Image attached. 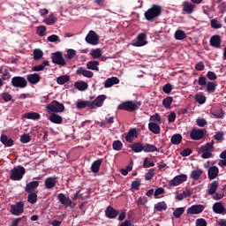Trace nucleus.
<instances>
[{"label": "nucleus", "mask_w": 226, "mask_h": 226, "mask_svg": "<svg viewBox=\"0 0 226 226\" xmlns=\"http://www.w3.org/2000/svg\"><path fill=\"white\" fill-rule=\"evenodd\" d=\"M142 105V102L133 101H126L120 103L117 107L118 110H126V112H135V110H139L140 106Z\"/></svg>", "instance_id": "nucleus-1"}, {"label": "nucleus", "mask_w": 226, "mask_h": 226, "mask_svg": "<svg viewBox=\"0 0 226 226\" xmlns=\"http://www.w3.org/2000/svg\"><path fill=\"white\" fill-rule=\"evenodd\" d=\"M145 19L148 22H153L154 19H158L162 15V6L157 4H153L147 11H145Z\"/></svg>", "instance_id": "nucleus-2"}, {"label": "nucleus", "mask_w": 226, "mask_h": 226, "mask_svg": "<svg viewBox=\"0 0 226 226\" xmlns=\"http://www.w3.org/2000/svg\"><path fill=\"white\" fill-rule=\"evenodd\" d=\"M24 174H26V168L23 166L14 167L11 170V181H20L24 177Z\"/></svg>", "instance_id": "nucleus-3"}, {"label": "nucleus", "mask_w": 226, "mask_h": 226, "mask_svg": "<svg viewBox=\"0 0 226 226\" xmlns=\"http://www.w3.org/2000/svg\"><path fill=\"white\" fill-rule=\"evenodd\" d=\"M49 114L50 113H55L57 114L59 112H64V104L57 102V101H53L49 104L47 105L46 107Z\"/></svg>", "instance_id": "nucleus-4"}, {"label": "nucleus", "mask_w": 226, "mask_h": 226, "mask_svg": "<svg viewBox=\"0 0 226 226\" xmlns=\"http://www.w3.org/2000/svg\"><path fill=\"white\" fill-rule=\"evenodd\" d=\"M12 87H18L19 89H24L27 87V79L22 76H14L11 80Z\"/></svg>", "instance_id": "nucleus-5"}, {"label": "nucleus", "mask_w": 226, "mask_h": 226, "mask_svg": "<svg viewBox=\"0 0 226 226\" xmlns=\"http://www.w3.org/2000/svg\"><path fill=\"white\" fill-rule=\"evenodd\" d=\"M57 200H59L60 204H62L63 206H65L66 207H72V209L73 207H75V203L72 201L70 197L66 196V194L63 192L57 195Z\"/></svg>", "instance_id": "nucleus-6"}, {"label": "nucleus", "mask_w": 226, "mask_h": 226, "mask_svg": "<svg viewBox=\"0 0 226 226\" xmlns=\"http://www.w3.org/2000/svg\"><path fill=\"white\" fill-rule=\"evenodd\" d=\"M24 202L23 201H18L15 205H11V213L14 216H20L22 213H24Z\"/></svg>", "instance_id": "nucleus-7"}, {"label": "nucleus", "mask_w": 226, "mask_h": 226, "mask_svg": "<svg viewBox=\"0 0 226 226\" xmlns=\"http://www.w3.org/2000/svg\"><path fill=\"white\" fill-rule=\"evenodd\" d=\"M53 64H58L59 66H66V60L63 57V53L57 51L51 56Z\"/></svg>", "instance_id": "nucleus-8"}, {"label": "nucleus", "mask_w": 226, "mask_h": 226, "mask_svg": "<svg viewBox=\"0 0 226 226\" xmlns=\"http://www.w3.org/2000/svg\"><path fill=\"white\" fill-rule=\"evenodd\" d=\"M85 40L87 43H89V45H98V41H100V36L96 34V32L90 30Z\"/></svg>", "instance_id": "nucleus-9"}, {"label": "nucleus", "mask_w": 226, "mask_h": 226, "mask_svg": "<svg viewBox=\"0 0 226 226\" xmlns=\"http://www.w3.org/2000/svg\"><path fill=\"white\" fill-rule=\"evenodd\" d=\"M188 179V176L185 174H181L178 176H176L170 183L169 186H179V185H182V183H185Z\"/></svg>", "instance_id": "nucleus-10"}, {"label": "nucleus", "mask_w": 226, "mask_h": 226, "mask_svg": "<svg viewBox=\"0 0 226 226\" xmlns=\"http://www.w3.org/2000/svg\"><path fill=\"white\" fill-rule=\"evenodd\" d=\"M206 209V207L204 205H192L191 206L187 211V215H200L204 210Z\"/></svg>", "instance_id": "nucleus-11"}, {"label": "nucleus", "mask_w": 226, "mask_h": 226, "mask_svg": "<svg viewBox=\"0 0 226 226\" xmlns=\"http://www.w3.org/2000/svg\"><path fill=\"white\" fill-rule=\"evenodd\" d=\"M107 100V95L101 94L95 98L93 102L90 101V103L92 105V109H94L98 107H102L103 105V102Z\"/></svg>", "instance_id": "nucleus-12"}, {"label": "nucleus", "mask_w": 226, "mask_h": 226, "mask_svg": "<svg viewBox=\"0 0 226 226\" xmlns=\"http://www.w3.org/2000/svg\"><path fill=\"white\" fill-rule=\"evenodd\" d=\"M57 185V177H49L44 181V186L47 190H53Z\"/></svg>", "instance_id": "nucleus-13"}, {"label": "nucleus", "mask_w": 226, "mask_h": 226, "mask_svg": "<svg viewBox=\"0 0 226 226\" xmlns=\"http://www.w3.org/2000/svg\"><path fill=\"white\" fill-rule=\"evenodd\" d=\"M147 35L146 34H139L137 37V41L132 43L133 47H144V45H147Z\"/></svg>", "instance_id": "nucleus-14"}, {"label": "nucleus", "mask_w": 226, "mask_h": 226, "mask_svg": "<svg viewBox=\"0 0 226 226\" xmlns=\"http://www.w3.org/2000/svg\"><path fill=\"white\" fill-rule=\"evenodd\" d=\"M190 137L192 140H200L204 137V130L202 129H192Z\"/></svg>", "instance_id": "nucleus-15"}, {"label": "nucleus", "mask_w": 226, "mask_h": 226, "mask_svg": "<svg viewBox=\"0 0 226 226\" xmlns=\"http://www.w3.org/2000/svg\"><path fill=\"white\" fill-rule=\"evenodd\" d=\"M26 80L29 84L36 86L41 80V76L38 73L28 74L26 75Z\"/></svg>", "instance_id": "nucleus-16"}, {"label": "nucleus", "mask_w": 226, "mask_h": 226, "mask_svg": "<svg viewBox=\"0 0 226 226\" xmlns=\"http://www.w3.org/2000/svg\"><path fill=\"white\" fill-rule=\"evenodd\" d=\"M117 215H119V211L116 210L110 206H109L105 210V215L107 218H109V220H114V218H117Z\"/></svg>", "instance_id": "nucleus-17"}, {"label": "nucleus", "mask_w": 226, "mask_h": 226, "mask_svg": "<svg viewBox=\"0 0 226 226\" xmlns=\"http://www.w3.org/2000/svg\"><path fill=\"white\" fill-rule=\"evenodd\" d=\"M77 75H83V77H87V79H93L94 73L91 71H87L86 67H79L76 71Z\"/></svg>", "instance_id": "nucleus-18"}, {"label": "nucleus", "mask_w": 226, "mask_h": 226, "mask_svg": "<svg viewBox=\"0 0 226 226\" xmlns=\"http://www.w3.org/2000/svg\"><path fill=\"white\" fill-rule=\"evenodd\" d=\"M40 186V182L38 181H32L26 184L25 187V192L26 193H34V190Z\"/></svg>", "instance_id": "nucleus-19"}, {"label": "nucleus", "mask_w": 226, "mask_h": 226, "mask_svg": "<svg viewBox=\"0 0 226 226\" xmlns=\"http://www.w3.org/2000/svg\"><path fill=\"white\" fill-rule=\"evenodd\" d=\"M213 211L216 215H223V213H225V207H223V203L222 201L215 202L213 205Z\"/></svg>", "instance_id": "nucleus-20"}, {"label": "nucleus", "mask_w": 226, "mask_h": 226, "mask_svg": "<svg viewBox=\"0 0 226 226\" xmlns=\"http://www.w3.org/2000/svg\"><path fill=\"white\" fill-rule=\"evenodd\" d=\"M220 172V170L216 166H212L208 169L207 174H208V179H216L218 177V174Z\"/></svg>", "instance_id": "nucleus-21"}, {"label": "nucleus", "mask_w": 226, "mask_h": 226, "mask_svg": "<svg viewBox=\"0 0 226 226\" xmlns=\"http://www.w3.org/2000/svg\"><path fill=\"white\" fill-rule=\"evenodd\" d=\"M116 84H119V78L112 77L108 78L104 82V87L109 89V87H112V86H116Z\"/></svg>", "instance_id": "nucleus-22"}, {"label": "nucleus", "mask_w": 226, "mask_h": 226, "mask_svg": "<svg viewBox=\"0 0 226 226\" xmlns=\"http://www.w3.org/2000/svg\"><path fill=\"white\" fill-rule=\"evenodd\" d=\"M210 45L211 47H215V49H220L222 45V37H220V35H213L210 38Z\"/></svg>", "instance_id": "nucleus-23"}, {"label": "nucleus", "mask_w": 226, "mask_h": 226, "mask_svg": "<svg viewBox=\"0 0 226 226\" xmlns=\"http://www.w3.org/2000/svg\"><path fill=\"white\" fill-rule=\"evenodd\" d=\"M0 142L5 146V147H11L13 146L14 141L13 139L8 138L6 134H2L0 137Z\"/></svg>", "instance_id": "nucleus-24"}, {"label": "nucleus", "mask_w": 226, "mask_h": 226, "mask_svg": "<svg viewBox=\"0 0 226 226\" xmlns=\"http://www.w3.org/2000/svg\"><path fill=\"white\" fill-rule=\"evenodd\" d=\"M193 10H195V4L190 2L183 3V11H185V13H188V15H191V13H193Z\"/></svg>", "instance_id": "nucleus-25"}, {"label": "nucleus", "mask_w": 226, "mask_h": 226, "mask_svg": "<svg viewBox=\"0 0 226 226\" xmlns=\"http://www.w3.org/2000/svg\"><path fill=\"white\" fill-rule=\"evenodd\" d=\"M102 163H103V159H98L92 163L91 171L94 174H98L100 172V167H102Z\"/></svg>", "instance_id": "nucleus-26"}, {"label": "nucleus", "mask_w": 226, "mask_h": 226, "mask_svg": "<svg viewBox=\"0 0 226 226\" xmlns=\"http://www.w3.org/2000/svg\"><path fill=\"white\" fill-rule=\"evenodd\" d=\"M49 121L54 123V124H63V117L58 114L52 113L49 116Z\"/></svg>", "instance_id": "nucleus-27"}, {"label": "nucleus", "mask_w": 226, "mask_h": 226, "mask_svg": "<svg viewBox=\"0 0 226 226\" xmlns=\"http://www.w3.org/2000/svg\"><path fill=\"white\" fill-rule=\"evenodd\" d=\"M135 137H137V128L130 129L125 136V140L127 142H133Z\"/></svg>", "instance_id": "nucleus-28"}, {"label": "nucleus", "mask_w": 226, "mask_h": 226, "mask_svg": "<svg viewBox=\"0 0 226 226\" xmlns=\"http://www.w3.org/2000/svg\"><path fill=\"white\" fill-rule=\"evenodd\" d=\"M148 130L149 132H152V133H154V135H158L161 132L160 125L154 122L148 124Z\"/></svg>", "instance_id": "nucleus-29"}, {"label": "nucleus", "mask_w": 226, "mask_h": 226, "mask_svg": "<svg viewBox=\"0 0 226 226\" xmlns=\"http://www.w3.org/2000/svg\"><path fill=\"white\" fill-rule=\"evenodd\" d=\"M23 117L25 119H33L34 121H37L41 117V116L38 112H27L23 115Z\"/></svg>", "instance_id": "nucleus-30"}, {"label": "nucleus", "mask_w": 226, "mask_h": 226, "mask_svg": "<svg viewBox=\"0 0 226 226\" xmlns=\"http://www.w3.org/2000/svg\"><path fill=\"white\" fill-rule=\"evenodd\" d=\"M131 149L134 153H142V151H144V143H141V142L133 143L131 146Z\"/></svg>", "instance_id": "nucleus-31"}, {"label": "nucleus", "mask_w": 226, "mask_h": 226, "mask_svg": "<svg viewBox=\"0 0 226 226\" xmlns=\"http://www.w3.org/2000/svg\"><path fill=\"white\" fill-rule=\"evenodd\" d=\"M100 62L98 61H89L87 64V70H93V71H95V72H100Z\"/></svg>", "instance_id": "nucleus-32"}, {"label": "nucleus", "mask_w": 226, "mask_h": 226, "mask_svg": "<svg viewBox=\"0 0 226 226\" xmlns=\"http://www.w3.org/2000/svg\"><path fill=\"white\" fill-rule=\"evenodd\" d=\"M92 106L93 104H91V101H79L76 104L77 109H86V107H88V109L93 110Z\"/></svg>", "instance_id": "nucleus-33"}, {"label": "nucleus", "mask_w": 226, "mask_h": 226, "mask_svg": "<svg viewBox=\"0 0 226 226\" xmlns=\"http://www.w3.org/2000/svg\"><path fill=\"white\" fill-rule=\"evenodd\" d=\"M202 174H204V171H202V170H194L191 172L190 177L191 179H193V181H199Z\"/></svg>", "instance_id": "nucleus-34"}, {"label": "nucleus", "mask_w": 226, "mask_h": 226, "mask_svg": "<svg viewBox=\"0 0 226 226\" xmlns=\"http://www.w3.org/2000/svg\"><path fill=\"white\" fill-rule=\"evenodd\" d=\"M143 151L144 153H154L158 151V147L154 145H151L149 143L143 144Z\"/></svg>", "instance_id": "nucleus-35"}, {"label": "nucleus", "mask_w": 226, "mask_h": 226, "mask_svg": "<svg viewBox=\"0 0 226 226\" xmlns=\"http://www.w3.org/2000/svg\"><path fill=\"white\" fill-rule=\"evenodd\" d=\"M74 87L79 91H86V89H87V87H89V85L86 81H76L74 83Z\"/></svg>", "instance_id": "nucleus-36"}, {"label": "nucleus", "mask_w": 226, "mask_h": 226, "mask_svg": "<svg viewBox=\"0 0 226 226\" xmlns=\"http://www.w3.org/2000/svg\"><path fill=\"white\" fill-rule=\"evenodd\" d=\"M220 185V183H218V181L215 180L210 184V187L208 189V195H215V193H216V190H218V185Z\"/></svg>", "instance_id": "nucleus-37"}, {"label": "nucleus", "mask_w": 226, "mask_h": 226, "mask_svg": "<svg viewBox=\"0 0 226 226\" xmlns=\"http://www.w3.org/2000/svg\"><path fill=\"white\" fill-rule=\"evenodd\" d=\"M215 141L212 142H208L207 144H205L204 146H201L200 147V152H209V151H213V149H215Z\"/></svg>", "instance_id": "nucleus-38"}, {"label": "nucleus", "mask_w": 226, "mask_h": 226, "mask_svg": "<svg viewBox=\"0 0 226 226\" xmlns=\"http://www.w3.org/2000/svg\"><path fill=\"white\" fill-rule=\"evenodd\" d=\"M194 100L200 105H204V103H206V95L202 93H198L194 95Z\"/></svg>", "instance_id": "nucleus-39"}, {"label": "nucleus", "mask_w": 226, "mask_h": 226, "mask_svg": "<svg viewBox=\"0 0 226 226\" xmlns=\"http://www.w3.org/2000/svg\"><path fill=\"white\" fill-rule=\"evenodd\" d=\"M170 141H171V144H174V146H177L179 145L180 142L183 141V136L179 133L174 134L171 137Z\"/></svg>", "instance_id": "nucleus-40"}, {"label": "nucleus", "mask_w": 226, "mask_h": 226, "mask_svg": "<svg viewBox=\"0 0 226 226\" xmlns=\"http://www.w3.org/2000/svg\"><path fill=\"white\" fill-rule=\"evenodd\" d=\"M66 82H70L69 75H62L56 78V83L59 84V86H64Z\"/></svg>", "instance_id": "nucleus-41"}, {"label": "nucleus", "mask_w": 226, "mask_h": 226, "mask_svg": "<svg viewBox=\"0 0 226 226\" xmlns=\"http://www.w3.org/2000/svg\"><path fill=\"white\" fill-rule=\"evenodd\" d=\"M216 119H223L225 117V111L222 109H219L211 113Z\"/></svg>", "instance_id": "nucleus-42"}, {"label": "nucleus", "mask_w": 226, "mask_h": 226, "mask_svg": "<svg viewBox=\"0 0 226 226\" xmlns=\"http://www.w3.org/2000/svg\"><path fill=\"white\" fill-rule=\"evenodd\" d=\"M27 202L30 204H36L38 202V194L36 192H28Z\"/></svg>", "instance_id": "nucleus-43"}, {"label": "nucleus", "mask_w": 226, "mask_h": 226, "mask_svg": "<svg viewBox=\"0 0 226 226\" xmlns=\"http://www.w3.org/2000/svg\"><path fill=\"white\" fill-rule=\"evenodd\" d=\"M174 38L175 40H185L186 38V33L183 30H177L174 34Z\"/></svg>", "instance_id": "nucleus-44"}, {"label": "nucleus", "mask_w": 226, "mask_h": 226, "mask_svg": "<svg viewBox=\"0 0 226 226\" xmlns=\"http://www.w3.org/2000/svg\"><path fill=\"white\" fill-rule=\"evenodd\" d=\"M44 22L47 26H54L56 22H57V18L54 16V14H49V18L44 19Z\"/></svg>", "instance_id": "nucleus-45"}, {"label": "nucleus", "mask_w": 226, "mask_h": 226, "mask_svg": "<svg viewBox=\"0 0 226 226\" xmlns=\"http://www.w3.org/2000/svg\"><path fill=\"white\" fill-rule=\"evenodd\" d=\"M173 98L171 96H168L162 100V106L164 109H170V106L172 105Z\"/></svg>", "instance_id": "nucleus-46"}, {"label": "nucleus", "mask_w": 226, "mask_h": 226, "mask_svg": "<svg viewBox=\"0 0 226 226\" xmlns=\"http://www.w3.org/2000/svg\"><path fill=\"white\" fill-rule=\"evenodd\" d=\"M154 209L155 211H167V203H165V201H161L158 202L155 206H154Z\"/></svg>", "instance_id": "nucleus-47"}, {"label": "nucleus", "mask_w": 226, "mask_h": 226, "mask_svg": "<svg viewBox=\"0 0 226 226\" xmlns=\"http://www.w3.org/2000/svg\"><path fill=\"white\" fill-rule=\"evenodd\" d=\"M185 215V207H177L173 212V216L175 218H181Z\"/></svg>", "instance_id": "nucleus-48"}, {"label": "nucleus", "mask_w": 226, "mask_h": 226, "mask_svg": "<svg viewBox=\"0 0 226 226\" xmlns=\"http://www.w3.org/2000/svg\"><path fill=\"white\" fill-rule=\"evenodd\" d=\"M43 57V51L40 49H36L34 50V59L35 61H40Z\"/></svg>", "instance_id": "nucleus-49"}, {"label": "nucleus", "mask_w": 226, "mask_h": 226, "mask_svg": "<svg viewBox=\"0 0 226 226\" xmlns=\"http://www.w3.org/2000/svg\"><path fill=\"white\" fill-rule=\"evenodd\" d=\"M216 91V84L215 82L208 81L207 83V92L215 93Z\"/></svg>", "instance_id": "nucleus-50"}, {"label": "nucleus", "mask_w": 226, "mask_h": 226, "mask_svg": "<svg viewBox=\"0 0 226 226\" xmlns=\"http://www.w3.org/2000/svg\"><path fill=\"white\" fill-rule=\"evenodd\" d=\"M140 188V179L137 178L136 180L132 182L131 190L132 192H135Z\"/></svg>", "instance_id": "nucleus-51"}, {"label": "nucleus", "mask_w": 226, "mask_h": 226, "mask_svg": "<svg viewBox=\"0 0 226 226\" xmlns=\"http://www.w3.org/2000/svg\"><path fill=\"white\" fill-rule=\"evenodd\" d=\"M90 56L93 57V59H100V56H102V49L92 50Z\"/></svg>", "instance_id": "nucleus-52"}, {"label": "nucleus", "mask_w": 226, "mask_h": 226, "mask_svg": "<svg viewBox=\"0 0 226 226\" xmlns=\"http://www.w3.org/2000/svg\"><path fill=\"white\" fill-rule=\"evenodd\" d=\"M210 26L213 29H222V23L218 22L216 19L210 20Z\"/></svg>", "instance_id": "nucleus-53"}, {"label": "nucleus", "mask_w": 226, "mask_h": 226, "mask_svg": "<svg viewBox=\"0 0 226 226\" xmlns=\"http://www.w3.org/2000/svg\"><path fill=\"white\" fill-rule=\"evenodd\" d=\"M112 147L114 151H121L123 149V142L121 140L113 141Z\"/></svg>", "instance_id": "nucleus-54"}, {"label": "nucleus", "mask_w": 226, "mask_h": 226, "mask_svg": "<svg viewBox=\"0 0 226 226\" xmlns=\"http://www.w3.org/2000/svg\"><path fill=\"white\" fill-rule=\"evenodd\" d=\"M154 177V169H150L145 175L146 181H151Z\"/></svg>", "instance_id": "nucleus-55"}, {"label": "nucleus", "mask_w": 226, "mask_h": 226, "mask_svg": "<svg viewBox=\"0 0 226 226\" xmlns=\"http://www.w3.org/2000/svg\"><path fill=\"white\" fill-rule=\"evenodd\" d=\"M20 142L22 144H29V142H31V136H29V134H23L20 137Z\"/></svg>", "instance_id": "nucleus-56"}, {"label": "nucleus", "mask_w": 226, "mask_h": 226, "mask_svg": "<svg viewBox=\"0 0 226 226\" xmlns=\"http://www.w3.org/2000/svg\"><path fill=\"white\" fill-rule=\"evenodd\" d=\"M151 167H154V162H149V159L147 157H146L143 161V168L149 169Z\"/></svg>", "instance_id": "nucleus-57"}, {"label": "nucleus", "mask_w": 226, "mask_h": 226, "mask_svg": "<svg viewBox=\"0 0 226 226\" xmlns=\"http://www.w3.org/2000/svg\"><path fill=\"white\" fill-rule=\"evenodd\" d=\"M162 91L166 94H170V93H172V85L170 83H167L166 85L163 86Z\"/></svg>", "instance_id": "nucleus-58"}, {"label": "nucleus", "mask_w": 226, "mask_h": 226, "mask_svg": "<svg viewBox=\"0 0 226 226\" xmlns=\"http://www.w3.org/2000/svg\"><path fill=\"white\" fill-rule=\"evenodd\" d=\"M37 34H39V36H45V34H47V27L43 26L37 27Z\"/></svg>", "instance_id": "nucleus-59"}, {"label": "nucleus", "mask_w": 226, "mask_h": 226, "mask_svg": "<svg viewBox=\"0 0 226 226\" xmlns=\"http://www.w3.org/2000/svg\"><path fill=\"white\" fill-rule=\"evenodd\" d=\"M74 56H77V51L75 49H70L67 50L66 57L67 59H73Z\"/></svg>", "instance_id": "nucleus-60"}, {"label": "nucleus", "mask_w": 226, "mask_h": 226, "mask_svg": "<svg viewBox=\"0 0 226 226\" xmlns=\"http://www.w3.org/2000/svg\"><path fill=\"white\" fill-rule=\"evenodd\" d=\"M48 41H50L51 43H56V41H58V43H60L61 40L59 39V36L52 34L48 37Z\"/></svg>", "instance_id": "nucleus-61"}, {"label": "nucleus", "mask_w": 226, "mask_h": 226, "mask_svg": "<svg viewBox=\"0 0 226 226\" xmlns=\"http://www.w3.org/2000/svg\"><path fill=\"white\" fill-rule=\"evenodd\" d=\"M198 84H199V86L207 85V79L206 78V76H204V75L200 76L198 79Z\"/></svg>", "instance_id": "nucleus-62"}, {"label": "nucleus", "mask_w": 226, "mask_h": 226, "mask_svg": "<svg viewBox=\"0 0 226 226\" xmlns=\"http://www.w3.org/2000/svg\"><path fill=\"white\" fill-rule=\"evenodd\" d=\"M196 124L198 126H200V128H204V126H206V124H207V121L204 118H198L196 120Z\"/></svg>", "instance_id": "nucleus-63"}, {"label": "nucleus", "mask_w": 226, "mask_h": 226, "mask_svg": "<svg viewBox=\"0 0 226 226\" xmlns=\"http://www.w3.org/2000/svg\"><path fill=\"white\" fill-rule=\"evenodd\" d=\"M196 226H207V221L204 218H199L196 220Z\"/></svg>", "instance_id": "nucleus-64"}]
</instances>
